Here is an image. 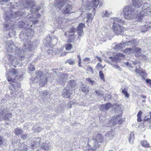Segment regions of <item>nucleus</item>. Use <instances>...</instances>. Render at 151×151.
Segmentation results:
<instances>
[{
  "label": "nucleus",
  "instance_id": "nucleus-22",
  "mask_svg": "<svg viewBox=\"0 0 151 151\" xmlns=\"http://www.w3.org/2000/svg\"><path fill=\"white\" fill-rule=\"evenodd\" d=\"M33 23V22L31 21H30L29 24L25 23L23 22H20L19 23V26L23 28L26 27V25H27V26H28L31 27L32 26V24Z\"/></svg>",
  "mask_w": 151,
  "mask_h": 151
},
{
  "label": "nucleus",
  "instance_id": "nucleus-4",
  "mask_svg": "<svg viewBox=\"0 0 151 151\" xmlns=\"http://www.w3.org/2000/svg\"><path fill=\"white\" fill-rule=\"evenodd\" d=\"M25 12H24L22 11L17 12L11 11L7 12L5 15V20L8 22L9 21L11 20L12 19L16 18L19 16L26 17L27 18H31L32 16L31 15L29 16L28 15L25 16Z\"/></svg>",
  "mask_w": 151,
  "mask_h": 151
},
{
  "label": "nucleus",
  "instance_id": "nucleus-32",
  "mask_svg": "<svg viewBox=\"0 0 151 151\" xmlns=\"http://www.w3.org/2000/svg\"><path fill=\"white\" fill-rule=\"evenodd\" d=\"M111 12H109L107 10H105L104 12H103L101 14V16L102 17H109L110 15L111 14Z\"/></svg>",
  "mask_w": 151,
  "mask_h": 151
},
{
  "label": "nucleus",
  "instance_id": "nucleus-29",
  "mask_svg": "<svg viewBox=\"0 0 151 151\" xmlns=\"http://www.w3.org/2000/svg\"><path fill=\"white\" fill-rule=\"evenodd\" d=\"M27 30H24L22 31L20 34V38L22 39H24V38L26 39L28 37H27Z\"/></svg>",
  "mask_w": 151,
  "mask_h": 151
},
{
  "label": "nucleus",
  "instance_id": "nucleus-31",
  "mask_svg": "<svg viewBox=\"0 0 151 151\" xmlns=\"http://www.w3.org/2000/svg\"><path fill=\"white\" fill-rule=\"evenodd\" d=\"M81 89L82 92L86 94H87L88 93L89 91L90 88L88 87V86L86 85L84 86H82V87L81 88Z\"/></svg>",
  "mask_w": 151,
  "mask_h": 151
},
{
  "label": "nucleus",
  "instance_id": "nucleus-12",
  "mask_svg": "<svg viewBox=\"0 0 151 151\" xmlns=\"http://www.w3.org/2000/svg\"><path fill=\"white\" fill-rule=\"evenodd\" d=\"M68 1V0H55L54 6L56 8L60 10Z\"/></svg>",
  "mask_w": 151,
  "mask_h": 151
},
{
  "label": "nucleus",
  "instance_id": "nucleus-52",
  "mask_svg": "<svg viewBox=\"0 0 151 151\" xmlns=\"http://www.w3.org/2000/svg\"><path fill=\"white\" fill-rule=\"evenodd\" d=\"M104 107L105 109L108 110L109 108H110L111 106V104L110 103H107L105 105H104Z\"/></svg>",
  "mask_w": 151,
  "mask_h": 151
},
{
  "label": "nucleus",
  "instance_id": "nucleus-3",
  "mask_svg": "<svg viewBox=\"0 0 151 151\" xmlns=\"http://www.w3.org/2000/svg\"><path fill=\"white\" fill-rule=\"evenodd\" d=\"M125 57V55L121 53H118L117 54L116 56L110 57L109 58L110 61L107 60V62L108 63L112 65L113 67L118 69L119 71L122 70V69L119 66L115 64H114L113 63H116L121 61V58Z\"/></svg>",
  "mask_w": 151,
  "mask_h": 151
},
{
  "label": "nucleus",
  "instance_id": "nucleus-35",
  "mask_svg": "<svg viewBox=\"0 0 151 151\" xmlns=\"http://www.w3.org/2000/svg\"><path fill=\"white\" fill-rule=\"evenodd\" d=\"M27 37H31L34 34V32L33 30H32L31 29H29L27 30Z\"/></svg>",
  "mask_w": 151,
  "mask_h": 151
},
{
  "label": "nucleus",
  "instance_id": "nucleus-61",
  "mask_svg": "<svg viewBox=\"0 0 151 151\" xmlns=\"http://www.w3.org/2000/svg\"><path fill=\"white\" fill-rule=\"evenodd\" d=\"M146 81L147 83L150 84L151 85V80L150 79H147L146 80Z\"/></svg>",
  "mask_w": 151,
  "mask_h": 151
},
{
  "label": "nucleus",
  "instance_id": "nucleus-39",
  "mask_svg": "<svg viewBox=\"0 0 151 151\" xmlns=\"http://www.w3.org/2000/svg\"><path fill=\"white\" fill-rule=\"evenodd\" d=\"M74 29L72 28L71 29H70V30L68 31L67 32H66L65 33V36H73V34H70V35H69L68 34L69 33H73L74 32Z\"/></svg>",
  "mask_w": 151,
  "mask_h": 151
},
{
  "label": "nucleus",
  "instance_id": "nucleus-5",
  "mask_svg": "<svg viewBox=\"0 0 151 151\" xmlns=\"http://www.w3.org/2000/svg\"><path fill=\"white\" fill-rule=\"evenodd\" d=\"M16 6L18 9H23L25 8L28 9L31 8L32 13L37 12L38 11V10L37 9L35 10H33L35 6H34V2L32 1H27L24 2L23 4L22 2H18L16 3Z\"/></svg>",
  "mask_w": 151,
  "mask_h": 151
},
{
  "label": "nucleus",
  "instance_id": "nucleus-64",
  "mask_svg": "<svg viewBox=\"0 0 151 151\" xmlns=\"http://www.w3.org/2000/svg\"><path fill=\"white\" fill-rule=\"evenodd\" d=\"M150 118H147L146 119V121H148L149 122L151 123V112H150Z\"/></svg>",
  "mask_w": 151,
  "mask_h": 151
},
{
  "label": "nucleus",
  "instance_id": "nucleus-20",
  "mask_svg": "<svg viewBox=\"0 0 151 151\" xmlns=\"http://www.w3.org/2000/svg\"><path fill=\"white\" fill-rule=\"evenodd\" d=\"M41 147L44 150H47L50 149L51 148V146L49 142H46V143H43L42 144Z\"/></svg>",
  "mask_w": 151,
  "mask_h": 151
},
{
  "label": "nucleus",
  "instance_id": "nucleus-14",
  "mask_svg": "<svg viewBox=\"0 0 151 151\" xmlns=\"http://www.w3.org/2000/svg\"><path fill=\"white\" fill-rule=\"evenodd\" d=\"M42 73L41 71H37L36 72L35 76L31 79V81L33 83H37L39 81L40 77L42 76Z\"/></svg>",
  "mask_w": 151,
  "mask_h": 151
},
{
  "label": "nucleus",
  "instance_id": "nucleus-49",
  "mask_svg": "<svg viewBox=\"0 0 151 151\" xmlns=\"http://www.w3.org/2000/svg\"><path fill=\"white\" fill-rule=\"evenodd\" d=\"M28 69L30 71H34L35 69L34 65L32 64L29 65Z\"/></svg>",
  "mask_w": 151,
  "mask_h": 151
},
{
  "label": "nucleus",
  "instance_id": "nucleus-13",
  "mask_svg": "<svg viewBox=\"0 0 151 151\" xmlns=\"http://www.w3.org/2000/svg\"><path fill=\"white\" fill-rule=\"evenodd\" d=\"M7 57L9 58V60L10 63L13 66L16 67V65L18 64V62L16 57L11 55H8Z\"/></svg>",
  "mask_w": 151,
  "mask_h": 151
},
{
  "label": "nucleus",
  "instance_id": "nucleus-55",
  "mask_svg": "<svg viewBox=\"0 0 151 151\" xmlns=\"http://www.w3.org/2000/svg\"><path fill=\"white\" fill-rule=\"evenodd\" d=\"M124 65H126V66L129 68H132L131 65V63H130L129 62H124Z\"/></svg>",
  "mask_w": 151,
  "mask_h": 151
},
{
  "label": "nucleus",
  "instance_id": "nucleus-27",
  "mask_svg": "<svg viewBox=\"0 0 151 151\" xmlns=\"http://www.w3.org/2000/svg\"><path fill=\"white\" fill-rule=\"evenodd\" d=\"M42 78L40 80L39 85L41 87H43L45 86V85L47 83V79L46 78H42V76H41Z\"/></svg>",
  "mask_w": 151,
  "mask_h": 151
},
{
  "label": "nucleus",
  "instance_id": "nucleus-62",
  "mask_svg": "<svg viewBox=\"0 0 151 151\" xmlns=\"http://www.w3.org/2000/svg\"><path fill=\"white\" fill-rule=\"evenodd\" d=\"M142 113L141 111L140 110L137 114V116H141L142 114Z\"/></svg>",
  "mask_w": 151,
  "mask_h": 151
},
{
  "label": "nucleus",
  "instance_id": "nucleus-24",
  "mask_svg": "<svg viewBox=\"0 0 151 151\" xmlns=\"http://www.w3.org/2000/svg\"><path fill=\"white\" fill-rule=\"evenodd\" d=\"M125 47L124 42L120 43L115 45V49L117 50H119L122 49Z\"/></svg>",
  "mask_w": 151,
  "mask_h": 151
},
{
  "label": "nucleus",
  "instance_id": "nucleus-36",
  "mask_svg": "<svg viewBox=\"0 0 151 151\" xmlns=\"http://www.w3.org/2000/svg\"><path fill=\"white\" fill-rule=\"evenodd\" d=\"M134 134L133 132H132L130 133L129 136V143H132L133 142L134 139Z\"/></svg>",
  "mask_w": 151,
  "mask_h": 151
},
{
  "label": "nucleus",
  "instance_id": "nucleus-30",
  "mask_svg": "<svg viewBox=\"0 0 151 151\" xmlns=\"http://www.w3.org/2000/svg\"><path fill=\"white\" fill-rule=\"evenodd\" d=\"M140 27L141 32H145L148 30V28L150 27V26L148 25H144L141 26Z\"/></svg>",
  "mask_w": 151,
  "mask_h": 151
},
{
  "label": "nucleus",
  "instance_id": "nucleus-7",
  "mask_svg": "<svg viewBox=\"0 0 151 151\" xmlns=\"http://www.w3.org/2000/svg\"><path fill=\"white\" fill-rule=\"evenodd\" d=\"M151 15V5L145 3L142 7V11L139 13L140 19L144 15L149 16Z\"/></svg>",
  "mask_w": 151,
  "mask_h": 151
},
{
  "label": "nucleus",
  "instance_id": "nucleus-10",
  "mask_svg": "<svg viewBox=\"0 0 151 151\" xmlns=\"http://www.w3.org/2000/svg\"><path fill=\"white\" fill-rule=\"evenodd\" d=\"M6 49L7 52H13L15 51L16 48L13 41H9L7 42Z\"/></svg>",
  "mask_w": 151,
  "mask_h": 151
},
{
  "label": "nucleus",
  "instance_id": "nucleus-40",
  "mask_svg": "<svg viewBox=\"0 0 151 151\" xmlns=\"http://www.w3.org/2000/svg\"><path fill=\"white\" fill-rule=\"evenodd\" d=\"M12 86L14 87L15 89H16L17 88H21V85L19 83H12Z\"/></svg>",
  "mask_w": 151,
  "mask_h": 151
},
{
  "label": "nucleus",
  "instance_id": "nucleus-17",
  "mask_svg": "<svg viewBox=\"0 0 151 151\" xmlns=\"http://www.w3.org/2000/svg\"><path fill=\"white\" fill-rule=\"evenodd\" d=\"M72 8L71 6L68 4L65 8L63 9L62 11V12L64 14H67L70 13V10Z\"/></svg>",
  "mask_w": 151,
  "mask_h": 151
},
{
  "label": "nucleus",
  "instance_id": "nucleus-34",
  "mask_svg": "<svg viewBox=\"0 0 151 151\" xmlns=\"http://www.w3.org/2000/svg\"><path fill=\"white\" fill-rule=\"evenodd\" d=\"M133 50L134 51V52H135V55L136 56V54H140L141 53V49L137 47H134L132 48Z\"/></svg>",
  "mask_w": 151,
  "mask_h": 151
},
{
  "label": "nucleus",
  "instance_id": "nucleus-38",
  "mask_svg": "<svg viewBox=\"0 0 151 151\" xmlns=\"http://www.w3.org/2000/svg\"><path fill=\"white\" fill-rule=\"evenodd\" d=\"M93 15L91 13L87 14V20L86 22H91L92 21L93 19Z\"/></svg>",
  "mask_w": 151,
  "mask_h": 151
},
{
  "label": "nucleus",
  "instance_id": "nucleus-33",
  "mask_svg": "<svg viewBox=\"0 0 151 151\" xmlns=\"http://www.w3.org/2000/svg\"><path fill=\"white\" fill-rule=\"evenodd\" d=\"M127 91V88H124L122 91V93L124 95L125 97L127 98H129L130 96L129 94L128 93Z\"/></svg>",
  "mask_w": 151,
  "mask_h": 151
},
{
  "label": "nucleus",
  "instance_id": "nucleus-43",
  "mask_svg": "<svg viewBox=\"0 0 151 151\" xmlns=\"http://www.w3.org/2000/svg\"><path fill=\"white\" fill-rule=\"evenodd\" d=\"M33 129L35 130V132L36 133L39 132L42 130V129L41 127H38L37 128L36 126H34L33 127Z\"/></svg>",
  "mask_w": 151,
  "mask_h": 151
},
{
  "label": "nucleus",
  "instance_id": "nucleus-37",
  "mask_svg": "<svg viewBox=\"0 0 151 151\" xmlns=\"http://www.w3.org/2000/svg\"><path fill=\"white\" fill-rule=\"evenodd\" d=\"M142 145L145 147H149V144L145 140H143L141 142Z\"/></svg>",
  "mask_w": 151,
  "mask_h": 151
},
{
  "label": "nucleus",
  "instance_id": "nucleus-58",
  "mask_svg": "<svg viewBox=\"0 0 151 151\" xmlns=\"http://www.w3.org/2000/svg\"><path fill=\"white\" fill-rule=\"evenodd\" d=\"M73 104V102L72 101L68 103L67 105L69 109L71 108L72 107L71 105Z\"/></svg>",
  "mask_w": 151,
  "mask_h": 151
},
{
  "label": "nucleus",
  "instance_id": "nucleus-63",
  "mask_svg": "<svg viewBox=\"0 0 151 151\" xmlns=\"http://www.w3.org/2000/svg\"><path fill=\"white\" fill-rule=\"evenodd\" d=\"M38 146H35V144L34 143L32 144L31 145V148L33 149H35Z\"/></svg>",
  "mask_w": 151,
  "mask_h": 151
},
{
  "label": "nucleus",
  "instance_id": "nucleus-47",
  "mask_svg": "<svg viewBox=\"0 0 151 151\" xmlns=\"http://www.w3.org/2000/svg\"><path fill=\"white\" fill-rule=\"evenodd\" d=\"M139 74L142 78L146 77L147 75L145 70H141Z\"/></svg>",
  "mask_w": 151,
  "mask_h": 151
},
{
  "label": "nucleus",
  "instance_id": "nucleus-60",
  "mask_svg": "<svg viewBox=\"0 0 151 151\" xmlns=\"http://www.w3.org/2000/svg\"><path fill=\"white\" fill-rule=\"evenodd\" d=\"M8 22H6L4 23V24H3V25H4V27H6L7 28L8 27H9V24H8Z\"/></svg>",
  "mask_w": 151,
  "mask_h": 151
},
{
  "label": "nucleus",
  "instance_id": "nucleus-57",
  "mask_svg": "<svg viewBox=\"0 0 151 151\" xmlns=\"http://www.w3.org/2000/svg\"><path fill=\"white\" fill-rule=\"evenodd\" d=\"M13 74L14 75H16V76L17 77L18 76V72L17 70L14 69L13 71Z\"/></svg>",
  "mask_w": 151,
  "mask_h": 151
},
{
  "label": "nucleus",
  "instance_id": "nucleus-44",
  "mask_svg": "<svg viewBox=\"0 0 151 151\" xmlns=\"http://www.w3.org/2000/svg\"><path fill=\"white\" fill-rule=\"evenodd\" d=\"M72 47V45L70 43L67 44L65 45V49L67 50H70Z\"/></svg>",
  "mask_w": 151,
  "mask_h": 151
},
{
  "label": "nucleus",
  "instance_id": "nucleus-16",
  "mask_svg": "<svg viewBox=\"0 0 151 151\" xmlns=\"http://www.w3.org/2000/svg\"><path fill=\"white\" fill-rule=\"evenodd\" d=\"M85 25L83 23H80L77 27V31L78 35L81 36L83 34V28L85 27Z\"/></svg>",
  "mask_w": 151,
  "mask_h": 151
},
{
  "label": "nucleus",
  "instance_id": "nucleus-8",
  "mask_svg": "<svg viewBox=\"0 0 151 151\" xmlns=\"http://www.w3.org/2000/svg\"><path fill=\"white\" fill-rule=\"evenodd\" d=\"M99 0H92V2L90 3L89 1L86 2V5L85 7L87 10L89 11L92 10L93 13H95L94 12L95 10V8H96L99 5Z\"/></svg>",
  "mask_w": 151,
  "mask_h": 151
},
{
  "label": "nucleus",
  "instance_id": "nucleus-2",
  "mask_svg": "<svg viewBox=\"0 0 151 151\" xmlns=\"http://www.w3.org/2000/svg\"><path fill=\"white\" fill-rule=\"evenodd\" d=\"M109 22L113 24V29L116 35L123 34L124 33L123 28L119 24H124L126 23L125 21L119 18L114 17V18H111Z\"/></svg>",
  "mask_w": 151,
  "mask_h": 151
},
{
  "label": "nucleus",
  "instance_id": "nucleus-19",
  "mask_svg": "<svg viewBox=\"0 0 151 151\" xmlns=\"http://www.w3.org/2000/svg\"><path fill=\"white\" fill-rule=\"evenodd\" d=\"M133 5L135 7H139L142 4V0H132Z\"/></svg>",
  "mask_w": 151,
  "mask_h": 151
},
{
  "label": "nucleus",
  "instance_id": "nucleus-25",
  "mask_svg": "<svg viewBox=\"0 0 151 151\" xmlns=\"http://www.w3.org/2000/svg\"><path fill=\"white\" fill-rule=\"evenodd\" d=\"M136 57L139 58L143 60H146L148 59V58L145 55L141 53L136 54Z\"/></svg>",
  "mask_w": 151,
  "mask_h": 151
},
{
  "label": "nucleus",
  "instance_id": "nucleus-45",
  "mask_svg": "<svg viewBox=\"0 0 151 151\" xmlns=\"http://www.w3.org/2000/svg\"><path fill=\"white\" fill-rule=\"evenodd\" d=\"M30 135L29 134H24L21 136V138L24 140H26L29 138Z\"/></svg>",
  "mask_w": 151,
  "mask_h": 151
},
{
  "label": "nucleus",
  "instance_id": "nucleus-51",
  "mask_svg": "<svg viewBox=\"0 0 151 151\" xmlns=\"http://www.w3.org/2000/svg\"><path fill=\"white\" fill-rule=\"evenodd\" d=\"M63 76H64V78H61V79H58V81L59 83L60 84H61L64 81V79L66 77V76H65V74L63 75Z\"/></svg>",
  "mask_w": 151,
  "mask_h": 151
},
{
  "label": "nucleus",
  "instance_id": "nucleus-56",
  "mask_svg": "<svg viewBox=\"0 0 151 151\" xmlns=\"http://www.w3.org/2000/svg\"><path fill=\"white\" fill-rule=\"evenodd\" d=\"M10 0H0V3L1 4H4L5 3H6L10 1Z\"/></svg>",
  "mask_w": 151,
  "mask_h": 151
},
{
  "label": "nucleus",
  "instance_id": "nucleus-26",
  "mask_svg": "<svg viewBox=\"0 0 151 151\" xmlns=\"http://www.w3.org/2000/svg\"><path fill=\"white\" fill-rule=\"evenodd\" d=\"M41 141V139L40 137H35L33 139V143L35 144L36 146H39Z\"/></svg>",
  "mask_w": 151,
  "mask_h": 151
},
{
  "label": "nucleus",
  "instance_id": "nucleus-9",
  "mask_svg": "<svg viewBox=\"0 0 151 151\" xmlns=\"http://www.w3.org/2000/svg\"><path fill=\"white\" fill-rule=\"evenodd\" d=\"M112 119L109 122L110 127H111V126L115 125L117 124H120L123 121V120L120 118L119 115L115 116L113 117Z\"/></svg>",
  "mask_w": 151,
  "mask_h": 151
},
{
  "label": "nucleus",
  "instance_id": "nucleus-59",
  "mask_svg": "<svg viewBox=\"0 0 151 151\" xmlns=\"http://www.w3.org/2000/svg\"><path fill=\"white\" fill-rule=\"evenodd\" d=\"M88 71H90L92 73H93V70L92 69V68L91 67H89L88 68Z\"/></svg>",
  "mask_w": 151,
  "mask_h": 151
},
{
  "label": "nucleus",
  "instance_id": "nucleus-18",
  "mask_svg": "<svg viewBox=\"0 0 151 151\" xmlns=\"http://www.w3.org/2000/svg\"><path fill=\"white\" fill-rule=\"evenodd\" d=\"M93 140H95L97 142H102L104 139L103 137L101 134H98L96 136L95 138H93Z\"/></svg>",
  "mask_w": 151,
  "mask_h": 151
},
{
  "label": "nucleus",
  "instance_id": "nucleus-54",
  "mask_svg": "<svg viewBox=\"0 0 151 151\" xmlns=\"http://www.w3.org/2000/svg\"><path fill=\"white\" fill-rule=\"evenodd\" d=\"M99 74L101 79L102 80H104V75L103 73V72L101 70L99 71Z\"/></svg>",
  "mask_w": 151,
  "mask_h": 151
},
{
  "label": "nucleus",
  "instance_id": "nucleus-1",
  "mask_svg": "<svg viewBox=\"0 0 151 151\" xmlns=\"http://www.w3.org/2000/svg\"><path fill=\"white\" fill-rule=\"evenodd\" d=\"M33 43L31 41L28 39H26L23 45V51L20 49L16 50L15 55L17 59L23 60L25 55L24 52L32 51L33 49Z\"/></svg>",
  "mask_w": 151,
  "mask_h": 151
},
{
  "label": "nucleus",
  "instance_id": "nucleus-50",
  "mask_svg": "<svg viewBox=\"0 0 151 151\" xmlns=\"http://www.w3.org/2000/svg\"><path fill=\"white\" fill-rule=\"evenodd\" d=\"M66 62L69 63L70 65L74 64L75 63V61L72 60L70 58L68 60H67Z\"/></svg>",
  "mask_w": 151,
  "mask_h": 151
},
{
  "label": "nucleus",
  "instance_id": "nucleus-28",
  "mask_svg": "<svg viewBox=\"0 0 151 151\" xmlns=\"http://www.w3.org/2000/svg\"><path fill=\"white\" fill-rule=\"evenodd\" d=\"M14 131L15 134L18 136L21 135L23 133V131L22 129L19 127L15 129Z\"/></svg>",
  "mask_w": 151,
  "mask_h": 151
},
{
  "label": "nucleus",
  "instance_id": "nucleus-42",
  "mask_svg": "<svg viewBox=\"0 0 151 151\" xmlns=\"http://www.w3.org/2000/svg\"><path fill=\"white\" fill-rule=\"evenodd\" d=\"M12 118L11 114H6L3 118L5 120H10Z\"/></svg>",
  "mask_w": 151,
  "mask_h": 151
},
{
  "label": "nucleus",
  "instance_id": "nucleus-15",
  "mask_svg": "<svg viewBox=\"0 0 151 151\" xmlns=\"http://www.w3.org/2000/svg\"><path fill=\"white\" fill-rule=\"evenodd\" d=\"M72 93L71 92V89L68 87H66L65 88L63 91V97L66 98H69L70 97V95Z\"/></svg>",
  "mask_w": 151,
  "mask_h": 151
},
{
  "label": "nucleus",
  "instance_id": "nucleus-53",
  "mask_svg": "<svg viewBox=\"0 0 151 151\" xmlns=\"http://www.w3.org/2000/svg\"><path fill=\"white\" fill-rule=\"evenodd\" d=\"M51 41L50 43H51V44L53 43V44L55 43V42H57V41H58V39L57 38H56V37H55V38L53 37V38H51Z\"/></svg>",
  "mask_w": 151,
  "mask_h": 151
},
{
  "label": "nucleus",
  "instance_id": "nucleus-46",
  "mask_svg": "<svg viewBox=\"0 0 151 151\" xmlns=\"http://www.w3.org/2000/svg\"><path fill=\"white\" fill-rule=\"evenodd\" d=\"M93 142H94L95 143L93 145V150H96L97 148L99 147V145H98V142H95V141L93 140Z\"/></svg>",
  "mask_w": 151,
  "mask_h": 151
},
{
  "label": "nucleus",
  "instance_id": "nucleus-6",
  "mask_svg": "<svg viewBox=\"0 0 151 151\" xmlns=\"http://www.w3.org/2000/svg\"><path fill=\"white\" fill-rule=\"evenodd\" d=\"M134 9L133 6H125L123 10L124 17L127 20H130L134 17Z\"/></svg>",
  "mask_w": 151,
  "mask_h": 151
},
{
  "label": "nucleus",
  "instance_id": "nucleus-23",
  "mask_svg": "<svg viewBox=\"0 0 151 151\" xmlns=\"http://www.w3.org/2000/svg\"><path fill=\"white\" fill-rule=\"evenodd\" d=\"M27 146L24 143H21L19 146V149L20 151H27Z\"/></svg>",
  "mask_w": 151,
  "mask_h": 151
},
{
  "label": "nucleus",
  "instance_id": "nucleus-48",
  "mask_svg": "<svg viewBox=\"0 0 151 151\" xmlns=\"http://www.w3.org/2000/svg\"><path fill=\"white\" fill-rule=\"evenodd\" d=\"M99 92V91H95V92L96 94H97L98 96H104V92L103 91H101L99 93H98Z\"/></svg>",
  "mask_w": 151,
  "mask_h": 151
},
{
  "label": "nucleus",
  "instance_id": "nucleus-11",
  "mask_svg": "<svg viewBox=\"0 0 151 151\" xmlns=\"http://www.w3.org/2000/svg\"><path fill=\"white\" fill-rule=\"evenodd\" d=\"M139 41L138 40L135 39H131L129 40L126 41L124 42L125 45H126L130 47H134L137 45Z\"/></svg>",
  "mask_w": 151,
  "mask_h": 151
},
{
  "label": "nucleus",
  "instance_id": "nucleus-21",
  "mask_svg": "<svg viewBox=\"0 0 151 151\" xmlns=\"http://www.w3.org/2000/svg\"><path fill=\"white\" fill-rule=\"evenodd\" d=\"M76 85V83L75 81L73 80H71L67 84V87H68L70 89L72 90L74 88Z\"/></svg>",
  "mask_w": 151,
  "mask_h": 151
},
{
  "label": "nucleus",
  "instance_id": "nucleus-41",
  "mask_svg": "<svg viewBox=\"0 0 151 151\" xmlns=\"http://www.w3.org/2000/svg\"><path fill=\"white\" fill-rule=\"evenodd\" d=\"M86 80L88 82L92 85L96 84V82L95 81L92 80L91 78H86Z\"/></svg>",
  "mask_w": 151,
  "mask_h": 151
}]
</instances>
